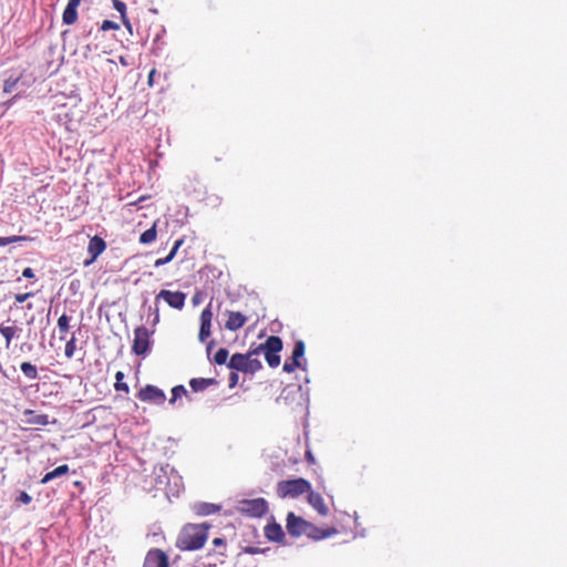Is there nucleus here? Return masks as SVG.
<instances>
[{"label": "nucleus", "mask_w": 567, "mask_h": 567, "mask_svg": "<svg viewBox=\"0 0 567 567\" xmlns=\"http://www.w3.org/2000/svg\"><path fill=\"white\" fill-rule=\"evenodd\" d=\"M208 524H187L183 527L177 538V547L181 550L200 549L208 538Z\"/></svg>", "instance_id": "obj_1"}, {"label": "nucleus", "mask_w": 567, "mask_h": 567, "mask_svg": "<svg viewBox=\"0 0 567 567\" xmlns=\"http://www.w3.org/2000/svg\"><path fill=\"white\" fill-rule=\"evenodd\" d=\"M228 368L235 371L250 373L259 371L262 367L260 360L258 359V351L255 349H250L247 353H234L228 363Z\"/></svg>", "instance_id": "obj_2"}, {"label": "nucleus", "mask_w": 567, "mask_h": 567, "mask_svg": "<svg viewBox=\"0 0 567 567\" xmlns=\"http://www.w3.org/2000/svg\"><path fill=\"white\" fill-rule=\"evenodd\" d=\"M311 484L306 478H295L280 481L277 484V494L281 498H296L307 492H310Z\"/></svg>", "instance_id": "obj_3"}, {"label": "nucleus", "mask_w": 567, "mask_h": 567, "mask_svg": "<svg viewBox=\"0 0 567 567\" xmlns=\"http://www.w3.org/2000/svg\"><path fill=\"white\" fill-rule=\"evenodd\" d=\"M258 351V355L264 353L265 359L269 367L277 368L280 364L279 352L282 350V341L277 336H270L267 338L265 343L254 348Z\"/></svg>", "instance_id": "obj_4"}, {"label": "nucleus", "mask_w": 567, "mask_h": 567, "mask_svg": "<svg viewBox=\"0 0 567 567\" xmlns=\"http://www.w3.org/2000/svg\"><path fill=\"white\" fill-rule=\"evenodd\" d=\"M239 509L243 514L250 517H261L268 511V503L265 498L244 499L239 503Z\"/></svg>", "instance_id": "obj_5"}, {"label": "nucleus", "mask_w": 567, "mask_h": 567, "mask_svg": "<svg viewBox=\"0 0 567 567\" xmlns=\"http://www.w3.org/2000/svg\"><path fill=\"white\" fill-rule=\"evenodd\" d=\"M150 350V331L146 327H137L134 330L132 351L136 355H144Z\"/></svg>", "instance_id": "obj_6"}, {"label": "nucleus", "mask_w": 567, "mask_h": 567, "mask_svg": "<svg viewBox=\"0 0 567 567\" xmlns=\"http://www.w3.org/2000/svg\"><path fill=\"white\" fill-rule=\"evenodd\" d=\"M286 520H287V524H286L287 532L291 536L299 537V536L303 535L305 532H307V528H309V522H307L306 519H303L300 516H297L292 512L288 513Z\"/></svg>", "instance_id": "obj_7"}, {"label": "nucleus", "mask_w": 567, "mask_h": 567, "mask_svg": "<svg viewBox=\"0 0 567 567\" xmlns=\"http://www.w3.org/2000/svg\"><path fill=\"white\" fill-rule=\"evenodd\" d=\"M137 398L143 402H151L158 405L163 404L166 400L165 393L151 384L141 389L137 393Z\"/></svg>", "instance_id": "obj_8"}, {"label": "nucleus", "mask_w": 567, "mask_h": 567, "mask_svg": "<svg viewBox=\"0 0 567 567\" xmlns=\"http://www.w3.org/2000/svg\"><path fill=\"white\" fill-rule=\"evenodd\" d=\"M143 567H169V560L166 553L159 548L147 551Z\"/></svg>", "instance_id": "obj_9"}, {"label": "nucleus", "mask_w": 567, "mask_h": 567, "mask_svg": "<svg viewBox=\"0 0 567 567\" xmlns=\"http://www.w3.org/2000/svg\"><path fill=\"white\" fill-rule=\"evenodd\" d=\"M156 299H163L174 309L181 310L185 306L186 295L182 291L161 290Z\"/></svg>", "instance_id": "obj_10"}, {"label": "nucleus", "mask_w": 567, "mask_h": 567, "mask_svg": "<svg viewBox=\"0 0 567 567\" xmlns=\"http://www.w3.org/2000/svg\"><path fill=\"white\" fill-rule=\"evenodd\" d=\"M105 240L97 235L93 236L87 245V252L91 256V258L84 261V266L91 265L100 255H102L105 251Z\"/></svg>", "instance_id": "obj_11"}, {"label": "nucleus", "mask_w": 567, "mask_h": 567, "mask_svg": "<svg viewBox=\"0 0 567 567\" xmlns=\"http://www.w3.org/2000/svg\"><path fill=\"white\" fill-rule=\"evenodd\" d=\"M213 320V312L210 305L206 307L200 313V328L198 333V340L204 342L210 336V327Z\"/></svg>", "instance_id": "obj_12"}, {"label": "nucleus", "mask_w": 567, "mask_h": 567, "mask_svg": "<svg viewBox=\"0 0 567 567\" xmlns=\"http://www.w3.org/2000/svg\"><path fill=\"white\" fill-rule=\"evenodd\" d=\"M226 316L227 320L225 322V328L230 331L239 330L248 320V318L239 311L227 310Z\"/></svg>", "instance_id": "obj_13"}, {"label": "nucleus", "mask_w": 567, "mask_h": 567, "mask_svg": "<svg viewBox=\"0 0 567 567\" xmlns=\"http://www.w3.org/2000/svg\"><path fill=\"white\" fill-rule=\"evenodd\" d=\"M308 494V503L321 515L327 516L329 513V508L324 503L323 497L319 494L313 492L310 488V492H307Z\"/></svg>", "instance_id": "obj_14"}, {"label": "nucleus", "mask_w": 567, "mask_h": 567, "mask_svg": "<svg viewBox=\"0 0 567 567\" xmlns=\"http://www.w3.org/2000/svg\"><path fill=\"white\" fill-rule=\"evenodd\" d=\"M82 0H69L63 14L62 21L64 24L71 25L78 20V7Z\"/></svg>", "instance_id": "obj_15"}, {"label": "nucleus", "mask_w": 567, "mask_h": 567, "mask_svg": "<svg viewBox=\"0 0 567 567\" xmlns=\"http://www.w3.org/2000/svg\"><path fill=\"white\" fill-rule=\"evenodd\" d=\"M82 0H69L63 14L62 21L64 24L71 25L78 20V7Z\"/></svg>", "instance_id": "obj_16"}, {"label": "nucleus", "mask_w": 567, "mask_h": 567, "mask_svg": "<svg viewBox=\"0 0 567 567\" xmlns=\"http://www.w3.org/2000/svg\"><path fill=\"white\" fill-rule=\"evenodd\" d=\"M24 422L30 425L45 426L50 423L47 414H37L33 410L23 411Z\"/></svg>", "instance_id": "obj_17"}, {"label": "nucleus", "mask_w": 567, "mask_h": 567, "mask_svg": "<svg viewBox=\"0 0 567 567\" xmlns=\"http://www.w3.org/2000/svg\"><path fill=\"white\" fill-rule=\"evenodd\" d=\"M334 534H337V529L334 527H330L327 529H320L317 526H315L313 524L309 523V528H307V532H305L303 535H307L308 537L313 538V539H324Z\"/></svg>", "instance_id": "obj_18"}, {"label": "nucleus", "mask_w": 567, "mask_h": 567, "mask_svg": "<svg viewBox=\"0 0 567 567\" xmlns=\"http://www.w3.org/2000/svg\"><path fill=\"white\" fill-rule=\"evenodd\" d=\"M20 331L21 328H19L14 322H12L11 324H0V333L6 340L7 349L10 348L12 339L16 338Z\"/></svg>", "instance_id": "obj_19"}, {"label": "nucleus", "mask_w": 567, "mask_h": 567, "mask_svg": "<svg viewBox=\"0 0 567 567\" xmlns=\"http://www.w3.org/2000/svg\"><path fill=\"white\" fill-rule=\"evenodd\" d=\"M214 384H217V380L214 378H194L189 381V386L194 392L204 391Z\"/></svg>", "instance_id": "obj_20"}, {"label": "nucleus", "mask_w": 567, "mask_h": 567, "mask_svg": "<svg viewBox=\"0 0 567 567\" xmlns=\"http://www.w3.org/2000/svg\"><path fill=\"white\" fill-rule=\"evenodd\" d=\"M265 535L268 539L275 540V542H280L285 537L282 528L278 524L267 525L265 528Z\"/></svg>", "instance_id": "obj_21"}, {"label": "nucleus", "mask_w": 567, "mask_h": 567, "mask_svg": "<svg viewBox=\"0 0 567 567\" xmlns=\"http://www.w3.org/2000/svg\"><path fill=\"white\" fill-rule=\"evenodd\" d=\"M220 506L212 503H199L194 506V511L199 516H208L219 512Z\"/></svg>", "instance_id": "obj_22"}, {"label": "nucleus", "mask_w": 567, "mask_h": 567, "mask_svg": "<svg viewBox=\"0 0 567 567\" xmlns=\"http://www.w3.org/2000/svg\"><path fill=\"white\" fill-rule=\"evenodd\" d=\"M69 471H70L69 465H66V464L60 465V466L55 467L53 471L48 472L41 478V484H47V483H49L50 481H52V480H54L56 477L65 475V474L69 473Z\"/></svg>", "instance_id": "obj_23"}, {"label": "nucleus", "mask_w": 567, "mask_h": 567, "mask_svg": "<svg viewBox=\"0 0 567 567\" xmlns=\"http://www.w3.org/2000/svg\"><path fill=\"white\" fill-rule=\"evenodd\" d=\"M114 9L121 14L123 24L131 30L130 20L126 17V4L121 0H112Z\"/></svg>", "instance_id": "obj_24"}, {"label": "nucleus", "mask_w": 567, "mask_h": 567, "mask_svg": "<svg viewBox=\"0 0 567 567\" xmlns=\"http://www.w3.org/2000/svg\"><path fill=\"white\" fill-rule=\"evenodd\" d=\"M156 236H157L156 223H154L151 228H148L147 230H145L141 234L140 243L144 244V245L152 244L153 241H155Z\"/></svg>", "instance_id": "obj_25"}, {"label": "nucleus", "mask_w": 567, "mask_h": 567, "mask_svg": "<svg viewBox=\"0 0 567 567\" xmlns=\"http://www.w3.org/2000/svg\"><path fill=\"white\" fill-rule=\"evenodd\" d=\"M20 369L29 380H35L39 378L38 369L31 362H22Z\"/></svg>", "instance_id": "obj_26"}, {"label": "nucleus", "mask_w": 567, "mask_h": 567, "mask_svg": "<svg viewBox=\"0 0 567 567\" xmlns=\"http://www.w3.org/2000/svg\"><path fill=\"white\" fill-rule=\"evenodd\" d=\"M58 329L61 333V339H65V334L68 333L70 329V317L65 313L59 317L58 319Z\"/></svg>", "instance_id": "obj_27"}, {"label": "nucleus", "mask_w": 567, "mask_h": 567, "mask_svg": "<svg viewBox=\"0 0 567 567\" xmlns=\"http://www.w3.org/2000/svg\"><path fill=\"white\" fill-rule=\"evenodd\" d=\"M75 351H76V338L74 334H72L70 340H68L65 343L64 355L68 359H71V358H73Z\"/></svg>", "instance_id": "obj_28"}, {"label": "nucleus", "mask_w": 567, "mask_h": 567, "mask_svg": "<svg viewBox=\"0 0 567 567\" xmlns=\"http://www.w3.org/2000/svg\"><path fill=\"white\" fill-rule=\"evenodd\" d=\"M29 240H31V238L28 236L0 237V246H6V245L18 243V241H29Z\"/></svg>", "instance_id": "obj_29"}, {"label": "nucleus", "mask_w": 567, "mask_h": 567, "mask_svg": "<svg viewBox=\"0 0 567 567\" xmlns=\"http://www.w3.org/2000/svg\"><path fill=\"white\" fill-rule=\"evenodd\" d=\"M305 350H306L305 342L301 340H298L293 347L292 359L299 361V359L303 357Z\"/></svg>", "instance_id": "obj_30"}, {"label": "nucleus", "mask_w": 567, "mask_h": 567, "mask_svg": "<svg viewBox=\"0 0 567 567\" xmlns=\"http://www.w3.org/2000/svg\"><path fill=\"white\" fill-rule=\"evenodd\" d=\"M228 354L227 349L220 348L214 355L215 363L218 365L225 364L227 362Z\"/></svg>", "instance_id": "obj_31"}, {"label": "nucleus", "mask_w": 567, "mask_h": 567, "mask_svg": "<svg viewBox=\"0 0 567 567\" xmlns=\"http://www.w3.org/2000/svg\"><path fill=\"white\" fill-rule=\"evenodd\" d=\"M187 391L184 388V385H176L172 389V398L169 400L171 404H174L177 399L182 398L183 395H186Z\"/></svg>", "instance_id": "obj_32"}, {"label": "nucleus", "mask_w": 567, "mask_h": 567, "mask_svg": "<svg viewBox=\"0 0 567 567\" xmlns=\"http://www.w3.org/2000/svg\"><path fill=\"white\" fill-rule=\"evenodd\" d=\"M19 81H20V76L8 78L7 80H4L3 93H11L14 90V87L17 86V84L19 83Z\"/></svg>", "instance_id": "obj_33"}, {"label": "nucleus", "mask_w": 567, "mask_h": 567, "mask_svg": "<svg viewBox=\"0 0 567 567\" xmlns=\"http://www.w3.org/2000/svg\"><path fill=\"white\" fill-rule=\"evenodd\" d=\"M301 367V363L300 361H297L295 359L291 358V361H286L284 363V367H282V370L287 373H291L293 372L297 368H300Z\"/></svg>", "instance_id": "obj_34"}, {"label": "nucleus", "mask_w": 567, "mask_h": 567, "mask_svg": "<svg viewBox=\"0 0 567 567\" xmlns=\"http://www.w3.org/2000/svg\"><path fill=\"white\" fill-rule=\"evenodd\" d=\"M118 29H120V25L116 22H113L111 20H104L101 24L102 31L118 30Z\"/></svg>", "instance_id": "obj_35"}, {"label": "nucleus", "mask_w": 567, "mask_h": 567, "mask_svg": "<svg viewBox=\"0 0 567 567\" xmlns=\"http://www.w3.org/2000/svg\"><path fill=\"white\" fill-rule=\"evenodd\" d=\"M31 501H32V497L27 492H20L19 496L16 499L17 503H21L24 505L30 504Z\"/></svg>", "instance_id": "obj_36"}, {"label": "nucleus", "mask_w": 567, "mask_h": 567, "mask_svg": "<svg viewBox=\"0 0 567 567\" xmlns=\"http://www.w3.org/2000/svg\"><path fill=\"white\" fill-rule=\"evenodd\" d=\"M174 257L175 256L172 255V252H169L166 257L156 259L154 266L161 267L163 265H166V264L171 262L174 259Z\"/></svg>", "instance_id": "obj_37"}, {"label": "nucleus", "mask_w": 567, "mask_h": 567, "mask_svg": "<svg viewBox=\"0 0 567 567\" xmlns=\"http://www.w3.org/2000/svg\"><path fill=\"white\" fill-rule=\"evenodd\" d=\"M237 372L238 371H233L229 374V388L230 389L235 388L238 384L239 377H238Z\"/></svg>", "instance_id": "obj_38"}, {"label": "nucleus", "mask_w": 567, "mask_h": 567, "mask_svg": "<svg viewBox=\"0 0 567 567\" xmlns=\"http://www.w3.org/2000/svg\"><path fill=\"white\" fill-rule=\"evenodd\" d=\"M33 293L32 292H25V293H17L14 296V300L17 303H22L24 302L27 299H29Z\"/></svg>", "instance_id": "obj_39"}, {"label": "nucleus", "mask_w": 567, "mask_h": 567, "mask_svg": "<svg viewBox=\"0 0 567 567\" xmlns=\"http://www.w3.org/2000/svg\"><path fill=\"white\" fill-rule=\"evenodd\" d=\"M114 388L116 391H123L125 393H128V391H130L128 385L123 381H116L114 384Z\"/></svg>", "instance_id": "obj_40"}, {"label": "nucleus", "mask_w": 567, "mask_h": 567, "mask_svg": "<svg viewBox=\"0 0 567 567\" xmlns=\"http://www.w3.org/2000/svg\"><path fill=\"white\" fill-rule=\"evenodd\" d=\"M262 551H264V549H261L259 547L247 546V547L244 548V553H247V554H250V555L260 554Z\"/></svg>", "instance_id": "obj_41"}, {"label": "nucleus", "mask_w": 567, "mask_h": 567, "mask_svg": "<svg viewBox=\"0 0 567 567\" xmlns=\"http://www.w3.org/2000/svg\"><path fill=\"white\" fill-rule=\"evenodd\" d=\"M184 244V238H181V239H177L175 243H174V246L173 248L171 249L169 252H172V255L176 256L178 249L181 248V246Z\"/></svg>", "instance_id": "obj_42"}, {"label": "nucleus", "mask_w": 567, "mask_h": 567, "mask_svg": "<svg viewBox=\"0 0 567 567\" xmlns=\"http://www.w3.org/2000/svg\"><path fill=\"white\" fill-rule=\"evenodd\" d=\"M155 74H156V69L153 68L150 73H148V78H147V84L148 86H153L154 85V78H155Z\"/></svg>", "instance_id": "obj_43"}, {"label": "nucleus", "mask_w": 567, "mask_h": 567, "mask_svg": "<svg viewBox=\"0 0 567 567\" xmlns=\"http://www.w3.org/2000/svg\"><path fill=\"white\" fill-rule=\"evenodd\" d=\"M213 545L216 546V547H225L226 546V542L224 538H220V537H216L213 539Z\"/></svg>", "instance_id": "obj_44"}, {"label": "nucleus", "mask_w": 567, "mask_h": 567, "mask_svg": "<svg viewBox=\"0 0 567 567\" xmlns=\"http://www.w3.org/2000/svg\"><path fill=\"white\" fill-rule=\"evenodd\" d=\"M22 276L24 278H33L34 277V271L30 267L24 268L23 271H22Z\"/></svg>", "instance_id": "obj_45"}, {"label": "nucleus", "mask_w": 567, "mask_h": 567, "mask_svg": "<svg viewBox=\"0 0 567 567\" xmlns=\"http://www.w3.org/2000/svg\"><path fill=\"white\" fill-rule=\"evenodd\" d=\"M306 460L309 462V463H315V457L311 453V451H307L306 452Z\"/></svg>", "instance_id": "obj_46"}, {"label": "nucleus", "mask_w": 567, "mask_h": 567, "mask_svg": "<svg viewBox=\"0 0 567 567\" xmlns=\"http://www.w3.org/2000/svg\"><path fill=\"white\" fill-rule=\"evenodd\" d=\"M123 379H124V373L122 371H117L115 373V380L116 381H123Z\"/></svg>", "instance_id": "obj_47"}, {"label": "nucleus", "mask_w": 567, "mask_h": 567, "mask_svg": "<svg viewBox=\"0 0 567 567\" xmlns=\"http://www.w3.org/2000/svg\"><path fill=\"white\" fill-rule=\"evenodd\" d=\"M213 344H214V341H210V342L208 343V350L210 349V347H212Z\"/></svg>", "instance_id": "obj_48"}]
</instances>
